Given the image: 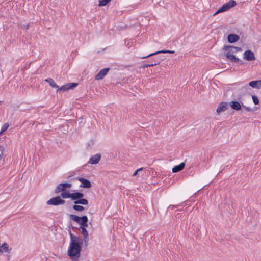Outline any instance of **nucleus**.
Listing matches in <instances>:
<instances>
[{"label":"nucleus","instance_id":"obj_1","mask_svg":"<svg viewBox=\"0 0 261 261\" xmlns=\"http://www.w3.org/2000/svg\"><path fill=\"white\" fill-rule=\"evenodd\" d=\"M83 245V239L70 233V241L67 250V255L71 261H79Z\"/></svg>","mask_w":261,"mask_h":261},{"label":"nucleus","instance_id":"obj_21","mask_svg":"<svg viewBox=\"0 0 261 261\" xmlns=\"http://www.w3.org/2000/svg\"><path fill=\"white\" fill-rule=\"evenodd\" d=\"M85 227L86 226H81L80 227V229L81 230V233L83 234L85 240L87 239L88 236V233Z\"/></svg>","mask_w":261,"mask_h":261},{"label":"nucleus","instance_id":"obj_27","mask_svg":"<svg viewBox=\"0 0 261 261\" xmlns=\"http://www.w3.org/2000/svg\"><path fill=\"white\" fill-rule=\"evenodd\" d=\"M252 100L255 105H258L259 103V100L256 96L253 95L252 96Z\"/></svg>","mask_w":261,"mask_h":261},{"label":"nucleus","instance_id":"obj_13","mask_svg":"<svg viewBox=\"0 0 261 261\" xmlns=\"http://www.w3.org/2000/svg\"><path fill=\"white\" fill-rule=\"evenodd\" d=\"M230 107L236 111H239L241 109V105L240 102L237 101H231L229 103Z\"/></svg>","mask_w":261,"mask_h":261},{"label":"nucleus","instance_id":"obj_20","mask_svg":"<svg viewBox=\"0 0 261 261\" xmlns=\"http://www.w3.org/2000/svg\"><path fill=\"white\" fill-rule=\"evenodd\" d=\"M45 81L47 82L50 85V86L53 88H56L57 89L60 88V87L55 83V81L52 79H46L45 80Z\"/></svg>","mask_w":261,"mask_h":261},{"label":"nucleus","instance_id":"obj_3","mask_svg":"<svg viewBox=\"0 0 261 261\" xmlns=\"http://www.w3.org/2000/svg\"><path fill=\"white\" fill-rule=\"evenodd\" d=\"M70 218L74 221L77 222L81 225V226H87L88 218L84 216L81 217L77 216L75 215H71Z\"/></svg>","mask_w":261,"mask_h":261},{"label":"nucleus","instance_id":"obj_7","mask_svg":"<svg viewBox=\"0 0 261 261\" xmlns=\"http://www.w3.org/2000/svg\"><path fill=\"white\" fill-rule=\"evenodd\" d=\"M77 86V84L75 83H68L65 85L62 86L60 88L57 89V92L60 91H66L70 89H73L75 88Z\"/></svg>","mask_w":261,"mask_h":261},{"label":"nucleus","instance_id":"obj_23","mask_svg":"<svg viewBox=\"0 0 261 261\" xmlns=\"http://www.w3.org/2000/svg\"><path fill=\"white\" fill-rule=\"evenodd\" d=\"M71 193L69 191H65L61 194L62 198L64 199H68L71 198Z\"/></svg>","mask_w":261,"mask_h":261},{"label":"nucleus","instance_id":"obj_6","mask_svg":"<svg viewBox=\"0 0 261 261\" xmlns=\"http://www.w3.org/2000/svg\"><path fill=\"white\" fill-rule=\"evenodd\" d=\"M65 203V200L62 199L60 196H57L56 197L51 198L50 199L47 201V204L48 205H62L64 204Z\"/></svg>","mask_w":261,"mask_h":261},{"label":"nucleus","instance_id":"obj_5","mask_svg":"<svg viewBox=\"0 0 261 261\" xmlns=\"http://www.w3.org/2000/svg\"><path fill=\"white\" fill-rule=\"evenodd\" d=\"M72 184L70 183H61L59 184L55 190V192L56 194H58L61 192H64L67 189L71 188Z\"/></svg>","mask_w":261,"mask_h":261},{"label":"nucleus","instance_id":"obj_15","mask_svg":"<svg viewBox=\"0 0 261 261\" xmlns=\"http://www.w3.org/2000/svg\"><path fill=\"white\" fill-rule=\"evenodd\" d=\"M84 197V194L80 192L72 193L71 195V199L73 200L76 201Z\"/></svg>","mask_w":261,"mask_h":261},{"label":"nucleus","instance_id":"obj_33","mask_svg":"<svg viewBox=\"0 0 261 261\" xmlns=\"http://www.w3.org/2000/svg\"><path fill=\"white\" fill-rule=\"evenodd\" d=\"M2 132H0V135L2 134Z\"/></svg>","mask_w":261,"mask_h":261},{"label":"nucleus","instance_id":"obj_10","mask_svg":"<svg viewBox=\"0 0 261 261\" xmlns=\"http://www.w3.org/2000/svg\"><path fill=\"white\" fill-rule=\"evenodd\" d=\"M110 70L109 68H103L99 71L95 76V80H100L102 79L108 73Z\"/></svg>","mask_w":261,"mask_h":261},{"label":"nucleus","instance_id":"obj_9","mask_svg":"<svg viewBox=\"0 0 261 261\" xmlns=\"http://www.w3.org/2000/svg\"><path fill=\"white\" fill-rule=\"evenodd\" d=\"M243 58L248 61H253L255 60V57L254 53L250 50H247L243 54Z\"/></svg>","mask_w":261,"mask_h":261},{"label":"nucleus","instance_id":"obj_12","mask_svg":"<svg viewBox=\"0 0 261 261\" xmlns=\"http://www.w3.org/2000/svg\"><path fill=\"white\" fill-rule=\"evenodd\" d=\"M228 108V104L227 102H222L218 106L216 112L218 114H219L222 112L225 111Z\"/></svg>","mask_w":261,"mask_h":261},{"label":"nucleus","instance_id":"obj_26","mask_svg":"<svg viewBox=\"0 0 261 261\" xmlns=\"http://www.w3.org/2000/svg\"><path fill=\"white\" fill-rule=\"evenodd\" d=\"M111 0H99V6H103L106 5Z\"/></svg>","mask_w":261,"mask_h":261},{"label":"nucleus","instance_id":"obj_32","mask_svg":"<svg viewBox=\"0 0 261 261\" xmlns=\"http://www.w3.org/2000/svg\"><path fill=\"white\" fill-rule=\"evenodd\" d=\"M2 252V249H0V252Z\"/></svg>","mask_w":261,"mask_h":261},{"label":"nucleus","instance_id":"obj_2","mask_svg":"<svg viewBox=\"0 0 261 261\" xmlns=\"http://www.w3.org/2000/svg\"><path fill=\"white\" fill-rule=\"evenodd\" d=\"M223 49L226 51V56L228 60L233 62L239 61V59L237 58L234 54L241 51L242 50L241 48L232 46H225Z\"/></svg>","mask_w":261,"mask_h":261},{"label":"nucleus","instance_id":"obj_8","mask_svg":"<svg viewBox=\"0 0 261 261\" xmlns=\"http://www.w3.org/2000/svg\"><path fill=\"white\" fill-rule=\"evenodd\" d=\"M101 158L100 153H96L91 156L88 161V164L91 165H95L99 163Z\"/></svg>","mask_w":261,"mask_h":261},{"label":"nucleus","instance_id":"obj_28","mask_svg":"<svg viewBox=\"0 0 261 261\" xmlns=\"http://www.w3.org/2000/svg\"><path fill=\"white\" fill-rule=\"evenodd\" d=\"M8 127L9 124L8 123H5L2 126L1 130H6Z\"/></svg>","mask_w":261,"mask_h":261},{"label":"nucleus","instance_id":"obj_16","mask_svg":"<svg viewBox=\"0 0 261 261\" xmlns=\"http://www.w3.org/2000/svg\"><path fill=\"white\" fill-rule=\"evenodd\" d=\"M239 39V36L234 34H231L228 35V41L230 43H233Z\"/></svg>","mask_w":261,"mask_h":261},{"label":"nucleus","instance_id":"obj_31","mask_svg":"<svg viewBox=\"0 0 261 261\" xmlns=\"http://www.w3.org/2000/svg\"><path fill=\"white\" fill-rule=\"evenodd\" d=\"M156 64H157L156 63H154V64L147 65H146V66L147 67H148V66H153L156 65Z\"/></svg>","mask_w":261,"mask_h":261},{"label":"nucleus","instance_id":"obj_25","mask_svg":"<svg viewBox=\"0 0 261 261\" xmlns=\"http://www.w3.org/2000/svg\"><path fill=\"white\" fill-rule=\"evenodd\" d=\"M73 208L74 210H75V211H80V212L83 211L85 210V208L83 206H81V205H78L76 204L73 206Z\"/></svg>","mask_w":261,"mask_h":261},{"label":"nucleus","instance_id":"obj_18","mask_svg":"<svg viewBox=\"0 0 261 261\" xmlns=\"http://www.w3.org/2000/svg\"><path fill=\"white\" fill-rule=\"evenodd\" d=\"M185 166V163H184V162L181 163L180 164L174 166L172 168V171L173 173L179 172L184 168Z\"/></svg>","mask_w":261,"mask_h":261},{"label":"nucleus","instance_id":"obj_19","mask_svg":"<svg viewBox=\"0 0 261 261\" xmlns=\"http://www.w3.org/2000/svg\"><path fill=\"white\" fill-rule=\"evenodd\" d=\"M0 249H2V252H0L1 254L3 253L4 252L9 253L11 250V249L9 248V245L5 243L2 245L0 244Z\"/></svg>","mask_w":261,"mask_h":261},{"label":"nucleus","instance_id":"obj_11","mask_svg":"<svg viewBox=\"0 0 261 261\" xmlns=\"http://www.w3.org/2000/svg\"><path fill=\"white\" fill-rule=\"evenodd\" d=\"M78 180L81 182L80 187L90 188L91 187V184L88 179L80 177L79 178Z\"/></svg>","mask_w":261,"mask_h":261},{"label":"nucleus","instance_id":"obj_29","mask_svg":"<svg viewBox=\"0 0 261 261\" xmlns=\"http://www.w3.org/2000/svg\"><path fill=\"white\" fill-rule=\"evenodd\" d=\"M143 168H140L136 170L133 173V176H135L137 175V174L140 172L141 171L143 170Z\"/></svg>","mask_w":261,"mask_h":261},{"label":"nucleus","instance_id":"obj_17","mask_svg":"<svg viewBox=\"0 0 261 261\" xmlns=\"http://www.w3.org/2000/svg\"><path fill=\"white\" fill-rule=\"evenodd\" d=\"M174 53V50H160V51H156L154 53H151L146 56H144V57H142V59H144V58H148L149 57H150L151 56H153L154 55H156V54H160V53H169V54H173Z\"/></svg>","mask_w":261,"mask_h":261},{"label":"nucleus","instance_id":"obj_4","mask_svg":"<svg viewBox=\"0 0 261 261\" xmlns=\"http://www.w3.org/2000/svg\"><path fill=\"white\" fill-rule=\"evenodd\" d=\"M236 5V2L235 1L230 0L228 2L226 3L224 5H223L220 8H219L214 14V15H216V14L222 13L223 12H225L231 8L234 7Z\"/></svg>","mask_w":261,"mask_h":261},{"label":"nucleus","instance_id":"obj_30","mask_svg":"<svg viewBox=\"0 0 261 261\" xmlns=\"http://www.w3.org/2000/svg\"><path fill=\"white\" fill-rule=\"evenodd\" d=\"M79 121V124L80 125L84 124L85 122V120L83 118H80Z\"/></svg>","mask_w":261,"mask_h":261},{"label":"nucleus","instance_id":"obj_24","mask_svg":"<svg viewBox=\"0 0 261 261\" xmlns=\"http://www.w3.org/2000/svg\"><path fill=\"white\" fill-rule=\"evenodd\" d=\"M241 90L244 92L249 93L251 90V89L249 84H246L242 87Z\"/></svg>","mask_w":261,"mask_h":261},{"label":"nucleus","instance_id":"obj_14","mask_svg":"<svg viewBox=\"0 0 261 261\" xmlns=\"http://www.w3.org/2000/svg\"><path fill=\"white\" fill-rule=\"evenodd\" d=\"M250 87L255 88L257 89H259L261 88V81H251L248 83Z\"/></svg>","mask_w":261,"mask_h":261},{"label":"nucleus","instance_id":"obj_22","mask_svg":"<svg viewBox=\"0 0 261 261\" xmlns=\"http://www.w3.org/2000/svg\"><path fill=\"white\" fill-rule=\"evenodd\" d=\"M74 203L75 204H80L82 205H87L88 202L87 199H83L82 198L81 199H79L78 200L75 201L74 202Z\"/></svg>","mask_w":261,"mask_h":261}]
</instances>
